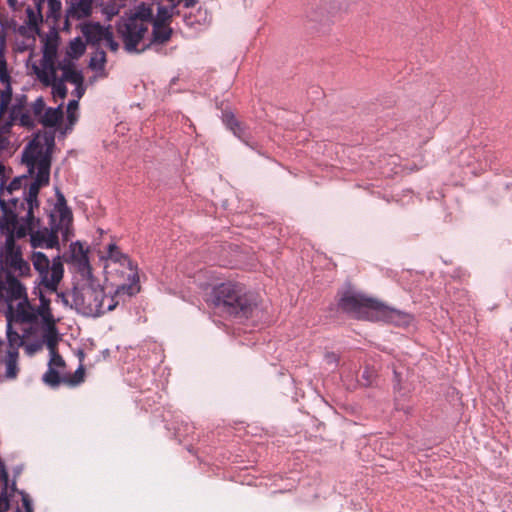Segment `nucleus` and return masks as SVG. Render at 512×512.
Returning a JSON list of instances; mask_svg holds the SVG:
<instances>
[{"instance_id": "nucleus-1", "label": "nucleus", "mask_w": 512, "mask_h": 512, "mask_svg": "<svg viewBox=\"0 0 512 512\" xmlns=\"http://www.w3.org/2000/svg\"><path fill=\"white\" fill-rule=\"evenodd\" d=\"M56 131L37 130L22 150V163L27 167L29 175H35L28 187L30 195L39 193L42 187L49 185Z\"/></svg>"}, {"instance_id": "nucleus-2", "label": "nucleus", "mask_w": 512, "mask_h": 512, "mask_svg": "<svg viewBox=\"0 0 512 512\" xmlns=\"http://www.w3.org/2000/svg\"><path fill=\"white\" fill-rule=\"evenodd\" d=\"M56 202L49 213V227L34 226L28 233L33 249H60L59 233L64 241H69L73 215L64 194L55 188Z\"/></svg>"}, {"instance_id": "nucleus-3", "label": "nucleus", "mask_w": 512, "mask_h": 512, "mask_svg": "<svg viewBox=\"0 0 512 512\" xmlns=\"http://www.w3.org/2000/svg\"><path fill=\"white\" fill-rule=\"evenodd\" d=\"M39 193L30 195V189L24 192V199L12 198L9 200L12 207L8 203L0 199V208L3 213L0 221L1 233L7 235L17 236L22 239L28 235L30 230L39 225L40 219L34 215V210L39 209L40 202L38 199Z\"/></svg>"}, {"instance_id": "nucleus-4", "label": "nucleus", "mask_w": 512, "mask_h": 512, "mask_svg": "<svg viewBox=\"0 0 512 512\" xmlns=\"http://www.w3.org/2000/svg\"><path fill=\"white\" fill-rule=\"evenodd\" d=\"M122 294L106 293L103 286L91 274L82 277L72 290L74 308L84 316L99 317L106 312L114 310L119 304L118 298Z\"/></svg>"}, {"instance_id": "nucleus-5", "label": "nucleus", "mask_w": 512, "mask_h": 512, "mask_svg": "<svg viewBox=\"0 0 512 512\" xmlns=\"http://www.w3.org/2000/svg\"><path fill=\"white\" fill-rule=\"evenodd\" d=\"M209 301L221 313L239 319H248L257 310L256 297L239 283L225 282L214 286Z\"/></svg>"}, {"instance_id": "nucleus-6", "label": "nucleus", "mask_w": 512, "mask_h": 512, "mask_svg": "<svg viewBox=\"0 0 512 512\" xmlns=\"http://www.w3.org/2000/svg\"><path fill=\"white\" fill-rule=\"evenodd\" d=\"M107 261L106 267L114 266L113 270L120 273L124 280L123 283L117 285L115 293L126 294L128 297L136 295L140 291L137 265L114 243L107 246Z\"/></svg>"}, {"instance_id": "nucleus-7", "label": "nucleus", "mask_w": 512, "mask_h": 512, "mask_svg": "<svg viewBox=\"0 0 512 512\" xmlns=\"http://www.w3.org/2000/svg\"><path fill=\"white\" fill-rule=\"evenodd\" d=\"M29 259L33 269L38 274L35 282L49 292H57L64 276V265L61 256L57 255L49 259L44 252L33 251Z\"/></svg>"}, {"instance_id": "nucleus-8", "label": "nucleus", "mask_w": 512, "mask_h": 512, "mask_svg": "<svg viewBox=\"0 0 512 512\" xmlns=\"http://www.w3.org/2000/svg\"><path fill=\"white\" fill-rule=\"evenodd\" d=\"M338 306L343 312L355 318L365 319L369 318L370 312H375L376 308H380V302L361 294L347 291L340 298Z\"/></svg>"}, {"instance_id": "nucleus-9", "label": "nucleus", "mask_w": 512, "mask_h": 512, "mask_svg": "<svg viewBox=\"0 0 512 512\" xmlns=\"http://www.w3.org/2000/svg\"><path fill=\"white\" fill-rule=\"evenodd\" d=\"M147 32L148 23L141 17H129L118 27V33L128 52H139L137 46Z\"/></svg>"}, {"instance_id": "nucleus-10", "label": "nucleus", "mask_w": 512, "mask_h": 512, "mask_svg": "<svg viewBox=\"0 0 512 512\" xmlns=\"http://www.w3.org/2000/svg\"><path fill=\"white\" fill-rule=\"evenodd\" d=\"M32 2L33 7H28L26 10L30 27H37L39 23L43 22L45 4L47 5L46 20H51L55 25L58 24L62 14V4L59 0H32Z\"/></svg>"}, {"instance_id": "nucleus-11", "label": "nucleus", "mask_w": 512, "mask_h": 512, "mask_svg": "<svg viewBox=\"0 0 512 512\" xmlns=\"http://www.w3.org/2000/svg\"><path fill=\"white\" fill-rule=\"evenodd\" d=\"M26 97L16 98L15 103L9 108L3 118L0 119V128H11L13 125L23 126L25 128L33 127V121L26 110Z\"/></svg>"}, {"instance_id": "nucleus-12", "label": "nucleus", "mask_w": 512, "mask_h": 512, "mask_svg": "<svg viewBox=\"0 0 512 512\" xmlns=\"http://www.w3.org/2000/svg\"><path fill=\"white\" fill-rule=\"evenodd\" d=\"M69 262L75 267L76 272L79 274L80 279L82 277H90L92 268L89 262L87 251L83 245L79 242H72L69 247Z\"/></svg>"}, {"instance_id": "nucleus-13", "label": "nucleus", "mask_w": 512, "mask_h": 512, "mask_svg": "<svg viewBox=\"0 0 512 512\" xmlns=\"http://www.w3.org/2000/svg\"><path fill=\"white\" fill-rule=\"evenodd\" d=\"M0 82L5 85L4 89L0 90V119L3 118L7 112L8 105L12 101V87L11 77L7 68V61L5 58L3 48H0Z\"/></svg>"}, {"instance_id": "nucleus-14", "label": "nucleus", "mask_w": 512, "mask_h": 512, "mask_svg": "<svg viewBox=\"0 0 512 512\" xmlns=\"http://www.w3.org/2000/svg\"><path fill=\"white\" fill-rule=\"evenodd\" d=\"M67 3L69 7L65 15L64 30H69L71 20H80L91 14L93 0H67Z\"/></svg>"}, {"instance_id": "nucleus-15", "label": "nucleus", "mask_w": 512, "mask_h": 512, "mask_svg": "<svg viewBox=\"0 0 512 512\" xmlns=\"http://www.w3.org/2000/svg\"><path fill=\"white\" fill-rule=\"evenodd\" d=\"M376 313L386 322L395 326H409L413 320L411 314L388 307L380 302V308H376Z\"/></svg>"}, {"instance_id": "nucleus-16", "label": "nucleus", "mask_w": 512, "mask_h": 512, "mask_svg": "<svg viewBox=\"0 0 512 512\" xmlns=\"http://www.w3.org/2000/svg\"><path fill=\"white\" fill-rule=\"evenodd\" d=\"M58 51V44L56 39H47L44 43L43 47V56L41 60V70L38 73H49L50 75L54 74V71L57 70L56 57Z\"/></svg>"}, {"instance_id": "nucleus-17", "label": "nucleus", "mask_w": 512, "mask_h": 512, "mask_svg": "<svg viewBox=\"0 0 512 512\" xmlns=\"http://www.w3.org/2000/svg\"><path fill=\"white\" fill-rule=\"evenodd\" d=\"M81 32L88 44L97 45L109 35L110 29L99 23H84L81 25Z\"/></svg>"}, {"instance_id": "nucleus-18", "label": "nucleus", "mask_w": 512, "mask_h": 512, "mask_svg": "<svg viewBox=\"0 0 512 512\" xmlns=\"http://www.w3.org/2000/svg\"><path fill=\"white\" fill-rule=\"evenodd\" d=\"M61 70L62 77L59 80L72 83L77 86V90H82L83 76L81 72L77 71L70 60H64L57 65V71Z\"/></svg>"}, {"instance_id": "nucleus-19", "label": "nucleus", "mask_w": 512, "mask_h": 512, "mask_svg": "<svg viewBox=\"0 0 512 512\" xmlns=\"http://www.w3.org/2000/svg\"><path fill=\"white\" fill-rule=\"evenodd\" d=\"M7 327H6V338H7V349L8 352H19V348L24 345L23 336H21L17 331H15L12 327L13 321V313L12 307L9 306V311L7 313Z\"/></svg>"}, {"instance_id": "nucleus-20", "label": "nucleus", "mask_w": 512, "mask_h": 512, "mask_svg": "<svg viewBox=\"0 0 512 512\" xmlns=\"http://www.w3.org/2000/svg\"><path fill=\"white\" fill-rule=\"evenodd\" d=\"M40 80L47 86H51L53 89L54 96L64 99L67 95V88L64 80H59L57 77V70L54 71L53 75L47 73H38Z\"/></svg>"}, {"instance_id": "nucleus-21", "label": "nucleus", "mask_w": 512, "mask_h": 512, "mask_svg": "<svg viewBox=\"0 0 512 512\" xmlns=\"http://www.w3.org/2000/svg\"><path fill=\"white\" fill-rule=\"evenodd\" d=\"M19 352H8L6 351L3 358L0 357V363L5 366L4 376L8 380H14L19 374Z\"/></svg>"}, {"instance_id": "nucleus-22", "label": "nucleus", "mask_w": 512, "mask_h": 512, "mask_svg": "<svg viewBox=\"0 0 512 512\" xmlns=\"http://www.w3.org/2000/svg\"><path fill=\"white\" fill-rule=\"evenodd\" d=\"M17 236L7 235L5 238V243L2 248L1 256L4 258L6 264L16 259L22 257V250L19 245L16 244Z\"/></svg>"}, {"instance_id": "nucleus-23", "label": "nucleus", "mask_w": 512, "mask_h": 512, "mask_svg": "<svg viewBox=\"0 0 512 512\" xmlns=\"http://www.w3.org/2000/svg\"><path fill=\"white\" fill-rule=\"evenodd\" d=\"M16 313L18 320L23 323L36 322L35 308L30 305L27 297L17 304Z\"/></svg>"}, {"instance_id": "nucleus-24", "label": "nucleus", "mask_w": 512, "mask_h": 512, "mask_svg": "<svg viewBox=\"0 0 512 512\" xmlns=\"http://www.w3.org/2000/svg\"><path fill=\"white\" fill-rule=\"evenodd\" d=\"M45 329L42 335V344L44 343L48 350L56 349V346L60 340L58 330L55 326L54 320L49 323H44Z\"/></svg>"}, {"instance_id": "nucleus-25", "label": "nucleus", "mask_w": 512, "mask_h": 512, "mask_svg": "<svg viewBox=\"0 0 512 512\" xmlns=\"http://www.w3.org/2000/svg\"><path fill=\"white\" fill-rule=\"evenodd\" d=\"M15 493H18L21 496L25 512H33V504H32V500H31L30 496L27 493H25L24 491H19L16 488L15 481L12 483V485L10 487L8 486V496H9V499H10V512H12L17 507H19L17 501H16V506L15 507L13 506V499L12 498L14 497ZM18 509L20 510V508H18Z\"/></svg>"}, {"instance_id": "nucleus-26", "label": "nucleus", "mask_w": 512, "mask_h": 512, "mask_svg": "<svg viewBox=\"0 0 512 512\" xmlns=\"http://www.w3.org/2000/svg\"><path fill=\"white\" fill-rule=\"evenodd\" d=\"M152 25V42L157 44H164L170 40L172 29L168 24L153 23Z\"/></svg>"}, {"instance_id": "nucleus-27", "label": "nucleus", "mask_w": 512, "mask_h": 512, "mask_svg": "<svg viewBox=\"0 0 512 512\" xmlns=\"http://www.w3.org/2000/svg\"><path fill=\"white\" fill-rule=\"evenodd\" d=\"M39 302L40 303L38 307L35 308L36 320L40 316L42 318L43 323H49L50 321H53L54 319L50 309V299L44 296L42 292H40Z\"/></svg>"}, {"instance_id": "nucleus-28", "label": "nucleus", "mask_w": 512, "mask_h": 512, "mask_svg": "<svg viewBox=\"0 0 512 512\" xmlns=\"http://www.w3.org/2000/svg\"><path fill=\"white\" fill-rule=\"evenodd\" d=\"M7 284V293L11 299L18 300L26 297V289L17 278L8 277Z\"/></svg>"}, {"instance_id": "nucleus-29", "label": "nucleus", "mask_w": 512, "mask_h": 512, "mask_svg": "<svg viewBox=\"0 0 512 512\" xmlns=\"http://www.w3.org/2000/svg\"><path fill=\"white\" fill-rule=\"evenodd\" d=\"M32 176L33 175H29V172L27 171V174L13 178V180L9 183L8 186L4 185V187L1 191H3L5 189L7 193L12 194L14 191L19 190L22 187H24V191H23V193H24L25 191L28 190V187L30 185V182L28 183V180Z\"/></svg>"}, {"instance_id": "nucleus-30", "label": "nucleus", "mask_w": 512, "mask_h": 512, "mask_svg": "<svg viewBox=\"0 0 512 512\" xmlns=\"http://www.w3.org/2000/svg\"><path fill=\"white\" fill-rule=\"evenodd\" d=\"M63 113L60 108L52 109L48 108L44 115L41 117V123L45 127H51L56 125L62 119Z\"/></svg>"}, {"instance_id": "nucleus-31", "label": "nucleus", "mask_w": 512, "mask_h": 512, "mask_svg": "<svg viewBox=\"0 0 512 512\" xmlns=\"http://www.w3.org/2000/svg\"><path fill=\"white\" fill-rule=\"evenodd\" d=\"M13 270L17 271L20 276H30L31 275V267L28 261L23 259V256L14 259L13 261L7 263Z\"/></svg>"}, {"instance_id": "nucleus-32", "label": "nucleus", "mask_w": 512, "mask_h": 512, "mask_svg": "<svg viewBox=\"0 0 512 512\" xmlns=\"http://www.w3.org/2000/svg\"><path fill=\"white\" fill-rule=\"evenodd\" d=\"M42 379L50 387H57L61 382H65V379L60 377L59 372L54 367H48Z\"/></svg>"}, {"instance_id": "nucleus-33", "label": "nucleus", "mask_w": 512, "mask_h": 512, "mask_svg": "<svg viewBox=\"0 0 512 512\" xmlns=\"http://www.w3.org/2000/svg\"><path fill=\"white\" fill-rule=\"evenodd\" d=\"M174 9H171L170 7L166 6H159L157 10V15L155 19L153 20V23L157 24H170L171 18H172V11Z\"/></svg>"}, {"instance_id": "nucleus-34", "label": "nucleus", "mask_w": 512, "mask_h": 512, "mask_svg": "<svg viewBox=\"0 0 512 512\" xmlns=\"http://www.w3.org/2000/svg\"><path fill=\"white\" fill-rule=\"evenodd\" d=\"M85 44L81 38L77 37L69 44L68 54L74 57H79L85 52Z\"/></svg>"}, {"instance_id": "nucleus-35", "label": "nucleus", "mask_w": 512, "mask_h": 512, "mask_svg": "<svg viewBox=\"0 0 512 512\" xmlns=\"http://www.w3.org/2000/svg\"><path fill=\"white\" fill-rule=\"evenodd\" d=\"M49 353H50V360H49V363H48V367H54L56 369V368H61V367L65 366L64 359L57 352L56 349L49 350Z\"/></svg>"}, {"instance_id": "nucleus-36", "label": "nucleus", "mask_w": 512, "mask_h": 512, "mask_svg": "<svg viewBox=\"0 0 512 512\" xmlns=\"http://www.w3.org/2000/svg\"><path fill=\"white\" fill-rule=\"evenodd\" d=\"M222 119L227 128H236L239 126V121L232 111H224L222 114Z\"/></svg>"}, {"instance_id": "nucleus-37", "label": "nucleus", "mask_w": 512, "mask_h": 512, "mask_svg": "<svg viewBox=\"0 0 512 512\" xmlns=\"http://www.w3.org/2000/svg\"><path fill=\"white\" fill-rule=\"evenodd\" d=\"M22 347H24L25 353L28 356L32 357L39 350L42 349V342L41 341H34V342H31V343H25L24 342V345Z\"/></svg>"}, {"instance_id": "nucleus-38", "label": "nucleus", "mask_w": 512, "mask_h": 512, "mask_svg": "<svg viewBox=\"0 0 512 512\" xmlns=\"http://www.w3.org/2000/svg\"><path fill=\"white\" fill-rule=\"evenodd\" d=\"M132 17H141V19H144L146 23H148V26L152 23L153 24V14L152 10L150 8H141V10L137 11Z\"/></svg>"}, {"instance_id": "nucleus-39", "label": "nucleus", "mask_w": 512, "mask_h": 512, "mask_svg": "<svg viewBox=\"0 0 512 512\" xmlns=\"http://www.w3.org/2000/svg\"><path fill=\"white\" fill-rule=\"evenodd\" d=\"M11 130H0V151L7 150L11 144L9 132Z\"/></svg>"}, {"instance_id": "nucleus-40", "label": "nucleus", "mask_w": 512, "mask_h": 512, "mask_svg": "<svg viewBox=\"0 0 512 512\" xmlns=\"http://www.w3.org/2000/svg\"><path fill=\"white\" fill-rule=\"evenodd\" d=\"M105 45L111 50V51H117L118 50V43L113 38V33L110 31L109 35L104 39Z\"/></svg>"}, {"instance_id": "nucleus-41", "label": "nucleus", "mask_w": 512, "mask_h": 512, "mask_svg": "<svg viewBox=\"0 0 512 512\" xmlns=\"http://www.w3.org/2000/svg\"><path fill=\"white\" fill-rule=\"evenodd\" d=\"M32 108H33V112H34L35 116H41V114H42V112L44 111V108H45V103L42 100V98L37 99L34 102Z\"/></svg>"}, {"instance_id": "nucleus-42", "label": "nucleus", "mask_w": 512, "mask_h": 512, "mask_svg": "<svg viewBox=\"0 0 512 512\" xmlns=\"http://www.w3.org/2000/svg\"><path fill=\"white\" fill-rule=\"evenodd\" d=\"M72 298V294H66L64 292H57V301H61L64 306L74 307L73 301L70 302L69 298Z\"/></svg>"}, {"instance_id": "nucleus-43", "label": "nucleus", "mask_w": 512, "mask_h": 512, "mask_svg": "<svg viewBox=\"0 0 512 512\" xmlns=\"http://www.w3.org/2000/svg\"><path fill=\"white\" fill-rule=\"evenodd\" d=\"M324 358L327 364L337 367L339 362V357L337 354L334 352H327Z\"/></svg>"}, {"instance_id": "nucleus-44", "label": "nucleus", "mask_w": 512, "mask_h": 512, "mask_svg": "<svg viewBox=\"0 0 512 512\" xmlns=\"http://www.w3.org/2000/svg\"><path fill=\"white\" fill-rule=\"evenodd\" d=\"M84 375V368L82 365H80L77 370L75 371V376L78 377L77 380H71L69 381L71 384H78L82 381Z\"/></svg>"}, {"instance_id": "nucleus-45", "label": "nucleus", "mask_w": 512, "mask_h": 512, "mask_svg": "<svg viewBox=\"0 0 512 512\" xmlns=\"http://www.w3.org/2000/svg\"><path fill=\"white\" fill-rule=\"evenodd\" d=\"M67 120L70 126L75 125L77 121L76 112L67 111Z\"/></svg>"}, {"instance_id": "nucleus-46", "label": "nucleus", "mask_w": 512, "mask_h": 512, "mask_svg": "<svg viewBox=\"0 0 512 512\" xmlns=\"http://www.w3.org/2000/svg\"><path fill=\"white\" fill-rule=\"evenodd\" d=\"M4 170H5L4 165L0 164V190H2L4 185L6 184Z\"/></svg>"}, {"instance_id": "nucleus-47", "label": "nucleus", "mask_w": 512, "mask_h": 512, "mask_svg": "<svg viewBox=\"0 0 512 512\" xmlns=\"http://www.w3.org/2000/svg\"><path fill=\"white\" fill-rule=\"evenodd\" d=\"M78 100H71L69 103H68V106H67V111H73V112H76L77 109H78Z\"/></svg>"}, {"instance_id": "nucleus-48", "label": "nucleus", "mask_w": 512, "mask_h": 512, "mask_svg": "<svg viewBox=\"0 0 512 512\" xmlns=\"http://www.w3.org/2000/svg\"><path fill=\"white\" fill-rule=\"evenodd\" d=\"M370 376H371L370 371L368 369H365L362 374V378L366 380V382L364 383L365 385L371 384Z\"/></svg>"}, {"instance_id": "nucleus-49", "label": "nucleus", "mask_w": 512, "mask_h": 512, "mask_svg": "<svg viewBox=\"0 0 512 512\" xmlns=\"http://www.w3.org/2000/svg\"><path fill=\"white\" fill-rule=\"evenodd\" d=\"M180 2H182V0H179V3ZM183 2L186 8H191L196 4L197 0H183Z\"/></svg>"}, {"instance_id": "nucleus-50", "label": "nucleus", "mask_w": 512, "mask_h": 512, "mask_svg": "<svg viewBox=\"0 0 512 512\" xmlns=\"http://www.w3.org/2000/svg\"><path fill=\"white\" fill-rule=\"evenodd\" d=\"M233 131V134L238 137L239 139H242L243 135L245 134L246 130H242V129H239V130H232Z\"/></svg>"}, {"instance_id": "nucleus-51", "label": "nucleus", "mask_w": 512, "mask_h": 512, "mask_svg": "<svg viewBox=\"0 0 512 512\" xmlns=\"http://www.w3.org/2000/svg\"><path fill=\"white\" fill-rule=\"evenodd\" d=\"M84 91H85V89L83 86H82V90H77V88L75 89V92H76V95L78 98L82 97V95L84 94Z\"/></svg>"}, {"instance_id": "nucleus-52", "label": "nucleus", "mask_w": 512, "mask_h": 512, "mask_svg": "<svg viewBox=\"0 0 512 512\" xmlns=\"http://www.w3.org/2000/svg\"><path fill=\"white\" fill-rule=\"evenodd\" d=\"M394 377L397 382H399V373L394 370Z\"/></svg>"}, {"instance_id": "nucleus-53", "label": "nucleus", "mask_w": 512, "mask_h": 512, "mask_svg": "<svg viewBox=\"0 0 512 512\" xmlns=\"http://www.w3.org/2000/svg\"><path fill=\"white\" fill-rule=\"evenodd\" d=\"M59 131L61 132V135H62V136H65L68 130L63 129V130H59Z\"/></svg>"}, {"instance_id": "nucleus-54", "label": "nucleus", "mask_w": 512, "mask_h": 512, "mask_svg": "<svg viewBox=\"0 0 512 512\" xmlns=\"http://www.w3.org/2000/svg\"><path fill=\"white\" fill-rule=\"evenodd\" d=\"M101 60H102V62H105V53L104 52H101Z\"/></svg>"}, {"instance_id": "nucleus-55", "label": "nucleus", "mask_w": 512, "mask_h": 512, "mask_svg": "<svg viewBox=\"0 0 512 512\" xmlns=\"http://www.w3.org/2000/svg\"><path fill=\"white\" fill-rule=\"evenodd\" d=\"M152 43H153L152 41H151V42H149V45H147L146 47H144L141 51L145 50L147 47H149L150 45H152Z\"/></svg>"}, {"instance_id": "nucleus-56", "label": "nucleus", "mask_w": 512, "mask_h": 512, "mask_svg": "<svg viewBox=\"0 0 512 512\" xmlns=\"http://www.w3.org/2000/svg\"><path fill=\"white\" fill-rule=\"evenodd\" d=\"M2 288H3V284H2V282H0V289H2Z\"/></svg>"}]
</instances>
